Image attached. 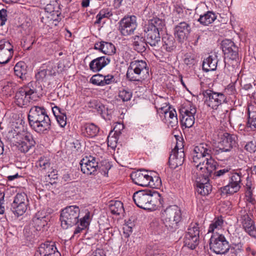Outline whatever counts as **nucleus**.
Wrapping results in <instances>:
<instances>
[{
    "label": "nucleus",
    "mask_w": 256,
    "mask_h": 256,
    "mask_svg": "<svg viewBox=\"0 0 256 256\" xmlns=\"http://www.w3.org/2000/svg\"><path fill=\"white\" fill-rule=\"evenodd\" d=\"M28 120L31 128L38 133L46 134L51 129V121L44 106H32Z\"/></svg>",
    "instance_id": "f257e3e1"
},
{
    "label": "nucleus",
    "mask_w": 256,
    "mask_h": 256,
    "mask_svg": "<svg viewBox=\"0 0 256 256\" xmlns=\"http://www.w3.org/2000/svg\"><path fill=\"white\" fill-rule=\"evenodd\" d=\"M133 200L139 208L150 211L156 210L158 204H162L160 194L154 190L146 189L134 193Z\"/></svg>",
    "instance_id": "f03ea898"
},
{
    "label": "nucleus",
    "mask_w": 256,
    "mask_h": 256,
    "mask_svg": "<svg viewBox=\"0 0 256 256\" xmlns=\"http://www.w3.org/2000/svg\"><path fill=\"white\" fill-rule=\"evenodd\" d=\"M162 218L168 231L174 232L178 228V223L182 219L180 208L176 205L170 206L162 210Z\"/></svg>",
    "instance_id": "7ed1b4c3"
},
{
    "label": "nucleus",
    "mask_w": 256,
    "mask_h": 256,
    "mask_svg": "<svg viewBox=\"0 0 256 256\" xmlns=\"http://www.w3.org/2000/svg\"><path fill=\"white\" fill-rule=\"evenodd\" d=\"M37 98L36 83L31 82L16 92L15 102L18 106L22 107L28 105L30 101L35 100Z\"/></svg>",
    "instance_id": "20e7f679"
},
{
    "label": "nucleus",
    "mask_w": 256,
    "mask_h": 256,
    "mask_svg": "<svg viewBox=\"0 0 256 256\" xmlns=\"http://www.w3.org/2000/svg\"><path fill=\"white\" fill-rule=\"evenodd\" d=\"M146 74H148V68L146 62L136 60L130 62L126 74L127 79L130 82H141Z\"/></svg>",
    "instance_id": "39448f33"
},
{
    "label": "nucleus",
    "mask_w": 256,
    "mask_h": 256,
    "mask_svg": "<svg viewBox=\"0 0 256 256\" xmlns=\"http://www.w3.org/2000/svg\"><path fill=\"white\" fill-rule=\"evenodd\" d=\"M245 174V172L242 169L232 170L228 174V184L220 188L222 192L226 194H232L239 191L242 185V178Z\"/></svg>",
    "instance_id": "423d86ee"
},
{
    "label": "nucleus",
    "mask_w": 256,
    "mask_h": 256,
    "mask_svg": "<svg viewBox=\"0 0 256 256\" xmlns=\"http://www.w3.org/2000/svg\"><path fill=\"white\" fill-rule=\"evenodd\" d=\"M80 209L76 206H70L63 209L60 214L61 226L64 229L77 224L80 220Z\"/></svg>",
    "instance_id": "0eeeda50"
},
{
    "label": "nucleus",
    "mask_w": 256,
    "mask_h": 256,
    "mask_svg": "<svg viewBox=\"0 0 256 256\" xmlns=\"http://www.w3.org/2000/svg\"><path fill=\"white\" fill-rule=\"evenodd\" d=\"M211 154L212 148L210 145L202 143L196 146L192 153V162L196 166L194 170L202 171L203 170L202 164L206 162V157L210 156Z\"/></svg>",
    "instance_id": "6e6552de"
},
{
    "label": "nucleus",
    "mask_w": 256,
    "mask_h": 256,
    "mask_svg": "<svg viewBox=\"0 0 256 256\" xmlns=\"http://www.w3.org/2000/svg\"><path fill=\"white\" fill-rule=\"evenodd\" d=\"M210 250L216 254H225L230 248L229 242L225 236L217 232L211 236L210 240Z\"/></svg>",
    "instance_id": "1a4fd4ad"
},
{
    "label": "nucleus",
    "mask_w": 256,
    "mask_h": 256,
    "mask_svg": "<svg viewBox=\"0 0 256 256\" xmlns=\"http://www.w3.org/2000/svg\"><path fill=\"white\" fill-rule=\"evenodd\" d=\"M202 95L204 103L213 110H216L219 106L227 102L226 96L222 92L206 90L202 92Z\"/></svg>",
    "instance_id": "9d476101"
},
{
    "label": "nucleus",
    "mask_w": 256,
    "mask_h": 256,
    "mask_svg": "<svg viewBox=\"0 0 256 256\" xmlns=\"http://www.w3.org/2000/svg\"><path fill=\"white\" fill-rule=\"evenodd\" d=\"M219 140L218 151L222 152H229L234 148L236 147L238 140L237 136L226 132H221L218 134Z\"/></svg>",
    "instance_id": "9b49d317"
},
{
    "label": "nucleus",
    "mask_w": 256,
    "mask_h": 256,
    "mask_svg": "<svg viewBox=\"0 0 256 256\" xmlns=\"http://www.w3.org/2000/svg\"><path fill=\"white\" fill-rule=\"evenodd\" d=\"M137 26L134 16H124L118 22V30L124 36L132 34Z\"/></svg>",
    "instance_id": "f8f14e48"
},
{
    "label": "nucleus",
    "mask_w": 256,
    "mask_h": 256,
    "mask_svg": "<svg viewBox=\"0 0 256 256\" xmlns=\"http://www.w3.org/2000/svg\"><path fill=\"white\" fill-rule=\"evenodd\" d=\"M131 178L135 184L142 186H154L158 184H156L154 185L152 176L149 175L148 172L145 170H137L132 172Z\"/></svg>",
    "instance_id": "ddd939ff"
},
{
    "label": "nucleus",
    "mask_w": 256,
    "mask_h": 256,
    "mask_svg": "<svg viewBox=\"0 0 256 256\" xmlns=\"http://www.w3.org/2000/svg\"><path fill=\"white\" fill-rule=\"evenodd\" d=\"M242 228L252 238H256V227L254 222L246 210L240 212Z\"/></svg>",
    "instance_id": "4468645a"
},
{
    "label": "nucleus",
    "mask_w": 256,
    "mask_h": 256,
    "mask_svg": "<svg viewBox=\"0 0 256 256\" xmlns=\"http://www.w3.org/2000/svg\"><path fill=\"white\" fill-rule=\"evenodd\" d=\"M222 47L225 58L232 60L238 59V48L232 41L228 39L222 40Z\"/></svg>",
    "instance_id": "2eb2a0df"
},
{
    "label": "nucleus",
    "mask_w": 256,
    "mask_h": 256,
    "mask_svg": "<svg viewBox=\"0 0 256 256\" xmlns=\"http://www.w3.org/2000/svg\"><path fill=\"white\" fill-rule=\"evenodd\" d=\"M184 153L182 148H179L177 144L170 154L168 163L171 168L175 169L182 166L184 162Z\"/></svg>",
    "instance_id": "dca6fc26"
},
{
    "label": "nucleus",
    "mask_w": 256,
    "mask_h": 256,
    "mask_svg": "<svg viewBox=\"0 0 256 256\" xmlns=\"http://www.w3.org/2000/svg\"><path fill=\"white\" fill-rule=\"evenodd\" d=\"M58 256L60 252L56 247L54 242L47 241L42 243L38 248L35 254V256Z\"/></svg>",
    "instance_id": "f3484780"
},
{
    "label": "nucleus",
    "mask_w": 256,
    "mask_h": 256,
    "mask_svg": "<svg viewBox=\"0 0 256 256\" xmlns=\"http://www.w3.org/2000/svg\"><path fill=\"white\" fill-rule=\"evenodd\" d=\"M191 32V27L189 24L182 22L176 25L174 28V34L180 42L186 40Z\"/></svg>",
    "instance_id": "a211bd4d"
},
{
    "label": "nucleus",
    "mask_w": 256,
    "mask_h": 256,
    "mask_svg": "<svg viewBox=\"0 0 256 256\" xmlns=\"http://www.w3.org/2000/svg\"><path fill=\"white\" fill-rule=\"evenodd\" d=\"M164 100L162 97L157 98L154 101L155 108L157 110V112L159 113L162 118V121L166 123L168 121V119L172 118V114H174L176 112L175 109L172 108L170 106L166 104V106L159 107L158 103L160 101Z\"/></svg>",
    "instance_id": "6ab92c4d"
},
{
    "label": "nucleus",
    "mask_w": 256,
    "mask_h": 256,
    "mask_svg": "<svg viewBox=\"0 0 256 256\" xmlns=\"http://www.w3.org/2000/svg\"><path fill=\"white\" fill-rule=\"evenodd\" d=\"M82 172L86 174H94L96 171V167L98 166V162L96 158L90 156V160L82 159L80 162Z\"/></svg>",
    "instance_id": "aec40b11"
},
{
    "label": "nucleus",
    "mask_w": 256,
    "mask_h": 256,
    "mask_svg": "<svg viewBox=\"0 0 256 256\" xmlns=\"http://www.w3.org/2000/svg\"><path fill=\"white\" fill-rule=\"evenodd\" d=\"M144 35L146 42L152 47L158 46L160 42V32L144 27Z\"/></svg>",
    "instance_id": "412c9836"
},
{
    "label": "nucleus",
    "mask_w": 256,
    "mask_h": 256,
    "mask_svg": "<svg viewBox=\"0 0 256 256\" xmlns=\"http://www.w3.org/2000/svg\"><path fill=\"white\" fill-rule=\"evenodd\" d=\"M110 62L109 56L98 57L92 60L90 64V69L93 72H98L108 65Z\"/></svg>",
    "instance_id": "4be33fe9"
},
{
    "label": "nucleus",
    "mask_w": 256,
    "mask_h": 256,
    "mask_svg": "<svg viewBox=\"0 0 256 256\" xmlns=\"http://www.w3.org/2000/svg\"><path fill=\"white\" fill-rule=\"evenodd\" d=\"M132 44L134 49L138 52H144L149 44L144 36L136 35L132 38Z\"/></svg>",
    "instance_id": "5701e85b"
},
{
    "label": "nucleus",
    "mask_w": 256,
    "mask_h": 256,
    "mask_svg": "<svg viewBox=\"0 0 256 256\" xmlns=\"http://www.w3.org/2000/svg\"><path fill=\"white\" fill-rule=\"evenodd\" d=\"M48 220V218L45 214L38 212L33 217L32 224L36 230H40L42 228L47 225Z\"/></svg>",
    "instance_id": "b1692460"
},
{
    "label": "nucleus",
    "mask_w": 256,
    "mask_h": 256,
    "mask_svg": "<svg viewBox=\"0 0 256 256\" xmlns=\"http://www.w3.org/2000/svg\"><path fill=\"white\" fill-rule=\"evenodd\" d=\"M92 216L90 212L86 210L84 216L80 219V224L76 228L72 237L81 233L88 226L92 219Z\"/></svg>",
    "instance_id": "393cba45"
},
{
    "label": "nucleus",
    "mask_w": 256,
    "mask_h": 256,
    "mask_svg": "<svg viewBox=\"0 0 256 256\" xmlns=\"http://www.w3.org/2000/svg\"><path fill=\"white\" fill-rule=\"evenodd\" d=\"M94 48L108 56L112 55L116 52L114 46L111 42L102 41L95 44Z\"/></svg>",
    "instance_id": "a878e982"
},
{
    "label": "nucleus",
    "mask_w": 256,
    "mask_h": 256,
    "mask_svg": "<svg viewBox=\"0 0 256 256\" xmlns=\"http://www.w3.org/2000/svg\"><path fill=\"white\" fill-rule=\"evenodd\" d=\"M218 62V60L216 56H209L203 61L202 70L206 72L215 70L216 69Z\"/></svg>",
    "instance_id": "bb28decb"
},
{
    "label": "nucleus",
    "mask_w": 256,
    "mask_h": 256,
    "mask_svg": "<svg viewBox=\"0 0 256 256\" xmlns=\"http://www.w3.org/2000/svg\"><path fill=\"white\" fill-rule=\"evenodd\" d=\"M218 166L217 162L212 158V154H210V156L206 157V162L202 164V166H203V170H206L204 173L208 174L210 178L216 170Z\"/></svg>",
    "instance_id": "cd10ccee"
},
{
    "label": "nucleus",
    "mask_w": 256,
    "mask_h": 256,
    "mask_svg": "<svg viewBox=\"0 0 256 256\" xmlns=\"http://www.w3.org/2000/svg\"><path fill=\"white\" fill-rule=\"evenodd\" d=\"M217 18L216 14L212 10H208L200 16L198 21L202 25L208 26L213 23Z\"/></svg>",
    "instance_id": "c85d7f7f"
},
{
    "label": "nucleus",
    "mask_w": 256,
    "mask_h": 256,
    "mask_svg": "<svg viewBox=\"0 0 256 256\" xmlns=\"http://www.w3.org/2000/svg\"><path fill=\"white\" fill-rule=\"evenodd\" d=\"M82 133L88 138H94L100 132V128L93 123H86L82 128Z\"/></svg>",
    "instance_id": "c756f323"
},
{
    "label": "nucleus",
    "mask_w": 256,
    "mask_h": 256,
    "mask_svg": "<svg viewBox=\"0 0 256 256\" xmlns=\"http://www.w3.org/2000/svg\"><path fill=\"white\" fill-rule=\"evenodd\" d=\"M162 48L168 52L174 50L176 46V40L173 36L166 34L162 38Z\"/></svg>",
    "instance_id": "7c9ffc66"
},
{
    "label": "nucleus",
    "mask_w": 256,
    "mask_h": 256,
    "mask_svg": "<svg viewBox=\"0 0 256 256\" xmlns=\"http://www.w3.org/2000/svg\"><path fill=\"white\" fill-rule=\"evenodd\" d=\"M150 228L152 232L155 234L164 236L167 234L170 231L167 230L166 228L163 223H160L156 220H153L150 224Z\"/></svg>",
    "instance_id": "2f4dec72"
},
{
    "label": "nucleus",
    "mask_w": 256,
    "mask_h": 256,
    "mask_svg": "<svg viewBox=\"0 0 256 256\" xmlns=\"http://www.w3.org/2000/svg\"><path fill=\"white\" fill-rule=\"evenodd\" d=\"M248 111V121L247 126L254 130L256 129V106L252 105L249 106Z\"/></svg>",
    "instance_id": "473e14b6"
},
{
    "label": "nucleus",
    "mask_w": 256,
    "mask_h": 256,
    "mask_svg": "<svg viewBox=\"0 0 256 256\" xmlns=\"http://www.w3.org/2000/svg\"><path fill=\"white\" fill-rule=\"evenodd\" d=\"M164 26V22L156 17L148 20V24L144 27L160 32L162 30Z\"/></svg>",
    "instance_id": "72a5a7b5"
},
{
    "label": "nucleus",
    "mask_w": 256,
    "mask_h": 256,
    "mask_svg": "<svg viewBox=\"0 0 256 256\" xmlns=\"http://www.w3.org/2000/svg\"><path fill=\"white\" fill-rule=\"evenodd\" d=\"M109 209L112 214L115 215L122 214L124 212L123 204L118 200L110 201Z\"/></svg>",
    "instance_id": "f704fd0d"
},
{
    "label": "nucleus",
    "mask_w": 256,
    "mask_h": 256,
    "mask_svg": "<svg viewBox=\"0 0 256 256\" xmlns=\"http://www.w3.org/2000/svg\"><path fill=\"white\" fill-rule=\"evenodd\" d=\"M193 176L196 179V186H198V182L202 184H210L209 182L210 177L207 174L204 173L203 170L202 171L193 170Z\"/></svg>",
    "instance_id": "c9c22d12"
},
{
    "label": "nucleus",
    "mask_w": 256,
    "mask_h": 256,
    "mask_svg": "<svg viewBox=\"0 0 256 256\" xmlns=\"http://www.w3.org/2000/svg\"><path fill=\"white\" fill-rule=\"evenodd\" d=\"M18 88V84L12 81H8L4 82L2 88L4 94L10 96H12Z\"/></svg>",
    "instance_id": "e433bc0d"
},
{
    "label": "nucleus",
    "mask_w": 256,
    "mask_h": 256,
    "mask_svg": "<svg viewBox=\"0 0 256 256\" xmlns=\"http://www.w3.org/2000/svg\"><path fill=\"white\" fill-rule=\"evenodd\" d=\"M26 66L24 62H18L14 67V72L16 76L22 80L26 78V74L27 73Z\"/></svg>",
    "instance_id": "4c0bfd02"
},
{
    "label": "nucleus",
    "mask_w": 256,
    "mask_h": 256,
    "mask_svg": "<svg viewBox=\"0 0 256 256\" xmlns=\"http://www.w3.org/2000/svg\"><path fill=\"white\" fill-rule=\"evenodd\" d=\"M120 128L122 130L124 128V125L118 123V124L114 128V130L110 132L107 138L108 143L110 142V144H112V142H117L118 136L121 134L120 132Z\"/></svg>",
    "instance_id": "58836bf2"
},
{
    "label": "nucleus",
    "mask_w": 256,
    "mask_h": 256,
    "mask_svg": "<svg viewBox=\"0 0 256 256\" xmlns=\"http://www.w3.org/2000/svg\"><path fill=\"white\" fill-rule=\"evenodd\" d=\"M224 224V220L222 216L215 217L210 225L208 232L212 233V234H215L214 230L221 229L223 227Z\"/></svg>",
    "instance_id": "ea45409f"
},
{
    "label": "nucleus",
    "mask_w": 256,
    "mask_h": 256,
    "mask_svg": "<svg viewBox=\"0 0 256 256\" xmlns=\"http://www.w3.org/2000/svg\"><path fill=\"white\" fill-rule=\"evenodd\" d=\"M90 107L95 109L96 112L100 114L104 119L107 118L106 116H108V108L100 102L97 101H92L90 102Z\"/></svg>",
    "instance_id": "a19ab883"
},
{
    "label": "nucleus",
    "mask_w": 256,
    "mask_h": 256,
    "mask_svg": "<svg viewBox=\"0 0 256 256\" xmlns=\"http://www.w3.org/2000/svg\"><path fill=\"white\" fill-rule=\"evenodd\" d=\"M146 253L150 256H166L163 250L155 244H151L148 246Z\"/></svg>",
    "instance_id": "79ce46f5"
},
{
    "label": "nucleus",
    "mask_w": 256,
    "mask_h": 256,
    "mask_svg": "<svg viewBox=\"0 0 256 256\" xmlns=\"http://www.w3.org/2000/svg\"><path fill=\"white\" fill-rule=\"evenodd\" d=\"M200 180L198 182V186H196V190L198 194L202 196L208 195L212 190V186L210 184H202L199 183Z\"/></svg>",
    "instance_id": "37998d69"
},
{
    "label": "nucleus",
    "mask_w": 256,
    "mask_h": 256,
    "mask_svg": "<svg viewBox=\"0 0 256 256\" xmlns=\"http://www.w3.org/2000/svg\"><path fill=\"white\" fill-rule=\"evenodd\" d=\"M184 246L190 250H194L198 246L199 242V238L185 236L184 238Z\"/></svg>",
    "instance_id": "c03bdc74"
},
{
    "label": "nucleus",
    "mask_w": 256,
    "mask_h": 256,
    "mask_svg": "<svg viewBox=\"0 0 256 256\" xmlns=\"http://www.w3.org/2000/svg\"><path fill=\"white\" fill-rule=\"evenodd\" d=\"M28 206L25 204H11L10 210L16 216H19L26 212Z\"/></svg>",
    "instance_id": "a18cd8bd"
},
{
    "label": "nucleus",
    "mask_w": 256,
    "mask_h": 256,
    "mask_svg": "<svg viewBox=\"0 0 256 256\" xmlns=\"http://www.w3.org/2000/svg\"><path fill=\"white\" fill-rule=\"evenodd\" d=\"M210 32L208 30H198L194 34V38H196L194 42V45H196L198 43L202 44L205 40H207Z\"/></svg>",
    "instance_id": "49530a36"
},
{
    "label": "nucleus",
    "mask_w": 256,
    "mask_h": 256,
    "mask_svg": "<svg viewBox=\"0 0 256 256\" xmlns=\"http://www.w3.org/2000/svg\"><path fill=\"white\" fill-rule=\"evenodd\" d=\"M110 167L111 166L109 162L106 160H102L100 163H98L96 170H98L104 176H108V170L110 168Z\"/></svg>",
    "instance_id": "de8ad7c7"
},
{
    "label": "nucleus",
    "mask_w": 256,
    "mask_h": 256,
    "mask_svg": "<svg viewBox=\"0 0 256 256\" xmlns=\"http://www.w3.org/2000/svg\"><path fill=\"white\" fill-rule=\"evenodd\" d=\"M185 236H190V237H196L200 238V230L198 224L197 223L192 224L188 230Z\"/></svg>",
    "instance_id": "09e8293b"
},
{
    "label": "nucleus",
    "mask_w": 256,
    "mask_h": 256,
    "mask_svg": "<svg viewBox=\"0 0 256 256\" xmlns=\"http://www.w3.org/2000/svg\"><path fill=\"white\" fill-rule=\"evenodd\" d=\"M36 166L40 167L41 170H46L50 166V160L46 156H41L36 162Z\"/></svg>",
    "instance_id": "8fccbe9b"
},
{
    "label": "nucleus",
    "mask_w": 256,
    "mask_h": 256,
    "mask_svg": "<svg viewBox=\"0 0 256 256\" xmlns=\"http://www.w3.org/2000/svg\"><path fill=\"white\" fill-rule=\"evenodd\" d=\"M12 204H25L26 205H28V200L26 194L25 193L17 194L14 198L13 202Z\"/></svg>",
    "instance_id": "3c124183"
},
{
    "label": "nucleus",
    "mask_w": 256,
    "mask_h": 256,
    "mask_svg": "<svg viewBox=\"0 0 256 256\" xmlns=\"http://www.w3.org/2000/svg\"><path fill=\"white\" fill-rule=\"evenodd\" d=\"M132 96V93L130 90L128 88H122L119 90L118 97L122 102H128L130 100Z\"/></svg>",
    "instance_id": "603ef678"
},
{
    "label": "nucleus",
    "mask_w": 256,
    "mask_h": 256,
    "mask_svg": "<svg viewBox=\"0 0 256 256\" xmlns=\"http://www.w3.org/2000/svg\"><path fill=\"white\" fill-rule=\"evenodd\" d=\"M194 116H182L180 118L182 126L186 128H191L194 123Z\"/></svg>",
    "instance_id": "864d4df0"
},
{
    "label": "nucleus",
    "mask_w": 256,
    "mask_h": 256,
    "mask_svg": "<svg viewBox=\"0 0 256 256\" xmlns=\"http://www.w3.org/2000/svg\"><path fill=\"white\" fill-rule=\"evenodd\" d=\"M112 15V12L108 8H103L96 15V20L95 22V24H99L101 22L102 18H110Z\"/></svg>",
    "instance_id": "5fc2aeb1"
},
{
    "label": "nucleus",
    "mask_w": 256,
    "mask_h": 256,
    "mask_svg": "<svg viewBox=\"0 0 256 256\" xmlns=\"http://www.w3.org/2000/svg\"><path fill=\"white\" fill-rule=\"evenodd\" d=\"M231 168H226L220 170H218L214 172L212 176L210 178L212 179L216 180L217 178H220L221 177H223L225 175H228V174H230Z\"/></svg>",
    "instance_id": "6e6d98bb"
},
{
    "label": "nucleus",
    "mask_w": 256,
    "mask_h": 256,
    "mask_svg": "<svg viewBox=\"0 0 256 256\" xmlns=\"http://www.w3.org/2000/svg\"><path fill=\"white\" fill-rule=\"evenodd\" d=\"M196 112V109L195 106L190 104L188 108H182L180 110L181 116H194Z\"/></svg>",
    "instance_id": "4d7b16f0"
},
{
    "label": "nucleus",
    "mask_w": 256,
    "mask_h": 256,
    "mask_svg": "<svg viewBox=\"0 0 256 256\" xmlns=\"http://www.w3.org/2000/svg\"><path fill=\"white\" fill-rule=\"evenodd\" d=\"M184 62L189 68H191L196 64L197 61L194 56L186 54L184 56Z\"/></svg>",
    "instance_id": "13d9d810"
},
{
    "label": "nucleus",
    "mask_w": 256,
    "mask_h": 256,
    "mask_svg": "<svg viewBox=\"0 0 256 256\" xmlns=\"http://www.w3.org/2000/svg\"><path fill=\"white\" fill-rule=\"evenodd\" d=\"M90 82L94 85L104 86V76L100 74H94L90 78Z\"/></svg>",
    "instance_id": "bf43d9fd"
},
{
    "label": "nucleus",
    "mask_w": 256,
    "mask_h": 256,
    "mask_svg": "<svg viewBox=\"0 0 256 256\" xmlns=\"http://www.w3.org/2000/svg\"><path fill=\"white\" fill-rule=\"evenodd\" d=\"M230 252L234 254L236 256L243 252V244L239 242L238 244H234V246L230 247Z\"/></svg>",
    "instance_id": "052dcab7"
},
{
    "label": "nucleus",
    "mask_w": 256,
    "mask_h": 256,
    "mask_svg": "<svg viewBox=\"0 0 256 256\" xmlns=\"http://www.w3.org/2000/svg\"><path fill=\"white\" fill-rule=\"evenodd\" d=\"M244 148L246 151L251 154L254 153L256 152V141L248 142L244 146Z\"/></svg>",
    "instance_id": "680f3d73"
},
{
    "label": "nucleus",
    "mask_w": 256,
    "mask_h": 256,
    "mask_svg": "<svg viewBox=\"0 0 256 256\" xmlns=\"http://www.w3.org/2000/svg\"><path fill=\"white\" fill-rule=\"evenodd\" d=\"M22 140L26 143H28V144L34 146L36 142L34 140L32 136V134L28 132H25L22 137Z\"/></svg>",
    "instance_id": "e2e57ef3"
},
{
    "label": "nucleus",
    "mask_w": 256,
    "mask_h": 256,
    "mask_svg": "<svg viewBox=\"0 0 256 256\" xmlns=\"http://www.w3.org/2000/svg\"><path fill=\"white\" fill-rule=\"evenodd\" d=\"M17 142L18 144V150L23 152H28L29 150L33 146L30 144H28V143L24 142L22 140H20V142Z\"/></svg>",
    "instance_id": "0e129e2a"
},
{
    "label": "nucleus",
    "mask_w": 256,
    "mask_h": 256,
    "mask_svg": "<svg viewBox=\"0 0 256 256\" xmlns=\"http://www.w3.org/2000/svg\"><path fill=\"white\" fill-rule=\"evenodd\" d=\"M168 126L172 128L176 127L178 124V119L177 118L176 112H174V114H172V118L168 119V121L166 122Z\"/></svg>",
    "instance_id": "69168bd1"
},
{
    "label": "nucleus",
    "mask_w": 256,
    "mask_h": 256,
    "mask_svg": "<svg viewBox=\"0 0 256 256\" xmlns=\"http://www.w3.org/2000/svg\"><path fill=\"white\" fill-rule=\"evenodd\" d=\"M133 226L134 224L132 222H127L124 226L123 229L124 234L125 238H128L130 234L132 232Z\"/></svg>",
    "instance_id": "338daca9"
},
{
    "label": "nucleus",
    "mask_w": 256,
    "mask_h": 256,
    "mask_svg": "<svg viewBox=\"0 0 256 256\" xmlns=\"http://www.w3.org/2000/svg\"><path fill=\"white\" fill-rule=\"evenodd\" d=\"M12 57V56L0 51V64H8Z\"/></svg>",
    "instance_id": "774afa93"
}]
</instances>
